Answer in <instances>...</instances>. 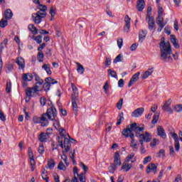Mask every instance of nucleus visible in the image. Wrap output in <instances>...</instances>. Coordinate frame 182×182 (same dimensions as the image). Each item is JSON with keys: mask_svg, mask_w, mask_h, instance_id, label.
I'll use <instances>...</instances> for the list:
<instances>
[{"mask_svg": "<svg viewBox=\"0 0 182 182\" xmlns=\"http://www.w3.org/2000/svg\"><path fill=\"white\" fill-rule=\"evenodd\" d=\"M171 105V100H168L165 102V104L163 106H161L162 109L169 113V114H171L173 113V109H171V107H170Z\"/></svg>", "mask_w": 182, "mask_h": 182, "instance_id": "obj_10", "label": "nucleus"}, {"mask_svg": "<svg viewBox=\"0 0 182 182\" xmlns=\"http://www.w3.org/2000/svg\"><path fill=\"white\" fill-rule=\"evenodd\" d=\"M71 86L73 92V94L71 95V98H79V91L77 90V87H76V85L73 83H71Z\"/></svg>", "mask_w": 182, "mask_h": 182, "instance_id": "obj_19", "label": "nucleus"}, {"mask_svg": "<svg viewBox=\"0 0 182 182\" xmlns=\"http://www.w3.org/2000/svg\"><path fill=\"white\" fill-rule=\"evenodd\" d=\"M122 107H123V98H121L117 103V107L118 110H121Z\"/></svg>", "mask_w": 182, "mask_h": 182, "instance_id": "obj_49", "label": "nucleus"}, {"mask_svg": "<svg viewBox=\"0 0 182 182\" xmlns=\"http://www.w3.org/2000/svg\"><path fill=\"white\" fill-rule=\"evenodd\" d=\"M32 92H33V87H28L26 90V95L28 97H31L32 96Z\"/></svg>", "mask_w": 182, "mask_h": 182, "instance_id": "obj_45", "label": "nucleus"}, {"mask_svg": "<svg viewBox=\"0 0 182 182\" xmlns=\"http://www.w3.org/2000/svg\"><path fill=\"white\" fill-rule=\"evenodd\" d=\"M53 126L56 130H59L60 129V123L58 119H53Z\"/></svg>", "mask_w": 182, "mask_h": 182, "instance_id": "obj_43", "label": "nucleus"}, {"mask_svg": "<svg viewBox=\"0 0 182 182\" xmlns=\"http://www.w3.org/2000/svg\"><path fill=\"white\" fill-rule=\"evenodd\" d=\"M33 4H36V5H38L37 8L39 9L38 12H42L41 13V15L46 17V11H48V7L45 5L41 4L40 0H33Z\"/></svg>", "mask_w": 182, "mask_h": 182, "instance_id": "obj_4", "label": "nucleus"}, {"mask_svg": "<svg viewBox=\"0 0 182 182\" xmlns=\"http://www.w3.org/2000/svg\"><path fill=\"white\" fill-rule=\"evenodd\" d=\"M123 59V54H119L114 60V63H117V62H122Z\"/></svg>", "mask_w": 182, "mask_h": 182, "instance_id": "obj_46", "label": "nucleus"}, {"mask_svg": "<svg viewBox=\"0 0 182 182\" xmlns=\"http://www.w3.org/2000/svg\"><path fill=\"white\" fill-rule=\"evenodd\" d=\"M130 133H132V127L129 124L127 127L126 129H123L122 134L124 136V137H126V139H127Z\"/></svg>", "mask_w": 182, "mask_h": 182, "instance_id": "obj_23", "label": "nucleus"}, {"mask_svg": "<svg viewBox=\"0 0 182 182\" xmlns=\"http://www.w3.org/2000/svg\"><path fill=\"white\" fill-rule=\"evenodd\" d=\"M161 49V59L164 62H172L173 58H171V46L168 41H162L159 44Z\"/></svg>", "mask_w": 182, "mask_h": 182, "instance_id": "obj_1", "label": "nucleus"}, {"mask_svg": "<svg viewBox=\"0 0 182 182\" xmlns=\"http://www.w3.org/2000/svg\"><path fill=\"white\" fill-rule=\"evenodd\" d=\"M46 114H48L49 120H53L55 117L58 116L56 114V108H55L53 106L47 109Z\"/></svg>", "mask_w": 182, "mask_h": 182, "instance_id": "obj_6", "label": "nucleus"}, {"mask_svg": "<svg viewBox=\"0 0 182 182\" xmlns=\"http://www.w3.org/2000/svg\"><path fill=\"white\" fill-rule=\"evenodd\" d=\"M33 123H35L36 124H38L39 123H41V117L35 116L33 117Z\"/></svg>", "mask_w": 182, "mask_h": 182, "instance_id": "obj_51", "label": "nucleus"}, {"mask_svg": "<svg viewBox=\"0 0 182 182\" xmlns=\"http://www.w3.org/2000/svg\"><path fill=\"white\" fill-rule=\"evenodd\" d=\"M12 86V84L11 83V81L7 82L6 83V92L7 93H11V87Z\"/></svg>", "mask_w": 182, "mask_h": 182, "instance_id": "obj_54", "label": "nucleus"}, {"mask_svg": "<svg viewBox=\"0 0 182 182\" xmlns=\"http://www.w3.org/2000/svg\"><path fill=\"white\" fill-rule=\"evenodd\" d=\"M12 16H14V14H12V11H11V9H7L4 12V18L5 19H11Z\"/></svg>", "mask_w": 182, "mask_h": 182, "instance_id": "obj_30", "label": "nucleus"}, {"mask_svg": "<svg viewBox=\"0 0 182 182\" xmlns=\"http://www.w3.org/2000/svg\"><path fill=\"white\" fill-rule=\"evenodd\" d=\"M43 87L46 92H49L50 90V84L46 82L43 84Z\"/></svg>", "mask_w": 182, "mask_h": 182, "instance_id": "obj_53", "label": "nucleus"}, {"mask_svg": "<svg viewBox=\"0 0 182 182\" xmlns=\"http://www.w3.org/2000/svg\"><path fill=\"white\" fill-rule=\"evenodd\" d=\"M160 116V114L159 113H155V114L154 115L153 119L151 121L152 124H156V123H157V122H159V117Z\"/></svg>", "mask_w": 182, "mask_h": 182, "instance_id": "obj_42", "label": "nucleus"}, {"mask_svg": "<svg viewBox=\"0 0 182 182\" xmlns=\"http://www.w3.org/2000/svg\"><path fill=\"white\" fill-rule=\"evenodd\" d=\"M34 77L35 80L36 81V85H39L40 86L43 85V80L41 79L38 75L35 74Z\"/></svg>", "mask_w": 182, "mask_h": 182, "instance_id": "obj_33", "label": "nucleus"}, {"mask_svg": "<svg viewBox=\"0 0 182 182\" xmlns=\"http://www.w3.org/2000/svg\"><path fill=\"white\" fill-rule=\"evenodd\" d=\"M130 147L132 148L133 151H137L139 150V146H137V141L135 139L131 140Z\"/></svg>", "mask_w": 182, "mask_h": 182, "instance_id": "obj_28", "label": "nucleus"}, {"mask_svg": "<svg viewBox=\"0 0 182 182\" xmlns=\"http://www.w3.org/2000/svg\"><path fill=\"white\" fill-rule=\"evenodd\" d=\"M80 166L82 168H83V170L85 171V174H86V173L89 170V168L87 167V166L85 165V164H83V162H80Z\"/></svg>", "mask_w": 182, "mask_h": 182, "instance_id": "obj_62", "label": "nucleus"}, {"mask_svg": "<svg viewBox=\"0 0 182 182\" xmlns=\"http://www.w3.org/2000/svg\"><path fill=\"white\" fill-rule=\"evenodd\" d=\"M58 170H63V171H66V166H65V164H63V161H60L58 166Z\"/></svg>", "mask_w": 182, "mask_h": 182, "instance_id": "obj_47", "label": "nucleus"}, {"mask_svg": "<svg viewBox=\"0 0 182 182\" xmlns=\"http://www.w3.org/2000/svg\"><path fill=\"white\" fill-rule=\"evenodd\" d=\"M105 65V66H110V65H112V58H106Z\"/></svg>", "mask_w": 182, "mask_h": 182, "instance_id": "obj_64", "label": "nucleus"}, {"mask_svg": "<svg viewBox=\"0 0 182 182\" xmlns=\"http://www.w3.org/2000/svg\"><path fill=\"white\" fill-rule=\"evenodd\" d=\"M130 17H129V16H125L124 18V22H125V25L124 26V32L125 33H129V31H130Z\"/></svg>", "mask_w": 182, "mask_h": 182, "instance_id": "obj_9", "label": "nucleus"}, {"mask_svg": "<svg viewBox=\"0 0 182 182\" xmlns=\"http://www.w3.org/2000/svg\"><path fill=\"white\" fill-rule=\"evenodd\" d=\"M164 156H166V151L164 149H161L158 153V157L163 158Z\"/></svg>", "mask_w": 182, "mask_h": 182, "instance_id": "obj_63", "label": "nucleus"}, {"mask_svg": "<svg viewBox=\"0 0 182 182\" xmlns=\"http://www.w3.org/2000/svg\"><path fill=\"white\" fill-rule=\"evenodd\" d=\"M22 79L24 82H31L33 79V75L31 73H26L23 75Z\"/></svg>", "mask_w": 182, "mask_h": 182, "instance_id": "obj_24", "label": "nucleus"}, {"mask_svg": "<svg viewBox=\"0 0 182 182\" xmlns=\"http://www.w3.org/2000/svg\"><path fill=\"white\" fill-rule=\"evenodd\" d=\"M63 139L64 141L65 140V143H69V139H66V137L65 136H58V143L60 144V146L61 147V149H63Z\"/></svg>", "mask_w": 182, "mask_h": 182, "instance_id": "obj_31", "label": "nucleus"}, {"mask_svg": "<svg viewBox=\"0 0 182 182\" xmlns=\"http://www.w3.org/2000/svg\"><path fill=\"white\" fill-rule=\"evenodd\" d=\"M43 18H46V16L41 15V11H37V13L32 14V19L34 23H36L37 25H39V23L42 22V19H43Z\"/></svg>", "mask_w": 182, "mask_h": 182, "instance_id": "obj_5", "label": "nucleus"}, {"mask_svg": "<svg viewBox=\"0 0 182 182\" xmlns=\"http://www.w3.org/2000/svg\"><path fill=\"white\" fill-rule=\"evenodd\" d=\"M50 14L51 15V18H55V15H56V9L53 6L50 7Z\"/></svg>", "mask_w": 182, "mask_h": 182, "instance_id": "obj_56", "label": "nucleus"}, {"mask_svg": "<svg viewBox=\"0 0 182 182\" xmlns=\"http://www.w3.org/2000/svg\"><path fill=\"white\" fill-rule=\"evenodd\" d=\"M174 110L178 113H180V112H182V105H176L174 107Z\"/></svg>", "mask_w": 182, "mask_h": 182, "instance_id": "obj_58", "label": "nucleus"}, {"mask_svg": "<svg viewBox=\"0 0 182 182\" xmlns=\"http://www.w3.org/2000/svg\"><path fill=\"white\" fill-rule=\"evenodd\" d=\"M77 72L80 73V75H83V73H85V68H83V65H82L79 63H77Z\"/></svg>", "mask_w": 182, "mask_h": 182, "instance_id": "obj_35", "label": "nucleus"}, {"mask_svg": "<svg viewBox=\"0 0 182 182\" xmlns=\"http://www.w3.org/2000/svg\"><path fill=\"white\" fill-rule=\"evenodd\" d=\"M70 158L71 159L73 164H76V161H75V150L70 152Z\"/></svg>", "mask_w": 182, "mask_h": 182, "instance_id": "obj_52", "label": "nucleus"}, {"mask_svg": "<svg viewBox=\"0 0 182 182\" xmlns=\"http://www.w3.org/2000/svg\"><path fill=\"white\" fill-rule=\"evenodd\" d=\"M48 139H49V134L43 132L39 135L38 140L41 141V143H45Z\"/></svg>", "mask_w": 182, "mask_h": 182, "instance_id": "obj_22", "label": "nucleus"}, {"mask_svg": "<svg viewBox=\"0 0 182 182\" xmlns=\"http://www.w3.org/2000/svg\"><path fill=\"white\" fill-rule=\"evenodd\" d=\"M33 39L38 45H41V43H42V36H37L36 37H33Z\"/></svg>", "mask_w": 182, "mask_h": 182, "instance_id": "obj_48", "label": "nucleus"}, {"mask_svg": "<svg viewBox=\"0 0 182 182\" xmlns=\"http://www.w3.org/2000/svg\"><path fill=\"white\" fill-rule=\"evenodd\" d=\"M139 139H143L144 141H146V143H150V141H151V135L150 133L146 132L144 134L139 135Z\"/></svg>", "mask_w": 182, "mask_h": 182, "instance_id": "obj_13", "label": "nucleus"}, {"mask_svg": "<svg viewBox=\"0 0 182 182\" xmlns=\"http://www.w3.org/2000/svg\"><path fill=\"white\" fill-rule=\"evenodd\" d=\"M30 164L31 166V171H35V168L36 167V163H35L34 157L30 158Z\"/></svg>", "mask_w": 182, "mask_h": 182, "instance_id": "obj_40", "label": "nucleus"}, {"mask_svg": "<svg viewBox=\"0 0 182 182\" xmlns=\"http://www.w3.org/2000/svg\"><path fill=\"white\" fill-rule=\"evenodd\" d=\"M79 180L81 182H86V176H85V173H80L79 175Z\"/></svg>", "mask_w": 182, "mask_h": 182, "instance_id": "obj_60", "label": "nucleus"}, {"mask_svg": "<svg viewBox=\"0 0 182 182\" xmlns=\"http://www.w3.org/2000/svg\"><path fill=\"white\" fill-rule=\"evenodd\" d=\"M38 153L40 154H43V153H45V148L43 147V144H40L38 147Z\"/></svg>", "mask_w": 182, "mask_h": 182, "instance_id": "obj_57", "label": "nucleus"}, {"mask_svg": "<svg viewBox=\"0 0 182 182\" xmlns=\"http://www.w3.org/2000/svg\"><path fill=\"white\" fill-rule=\"evenodd\" d=\"M0 120H1V122H5L6 120V117L5 116V114H4V112L1 109H0Z\"/></svg>", "mask_w": 182, "mask_h": 182, "instance_id": "obj_59", "label": "nucleus"}, {"mask_svg": "<svg viewBox=\"0 0 182 182\" xmlns=\"http://www.w3.org/2000/svg\"><path fill=\"white\" fill-rule=\"evenodd\" d=\"M163 7L159 6L158 8V16L156 18V23L159 26L157 31L161 32L163 28L166 26V23H164V18H163Z\"/></svg>", "mask_w": 182, "mask_h": 182, "instance_id": "obj_3", "label": "nucleus"}, {"mask_svg": "<svg viewBox=\"0 0 182 182\" xmlns=\"http://www.w3.org/2000/svg\"><path fill=\"white\" fill-rule=\"evenodd\" d=\"M28 29L30 31H31L33 35H38V28H36L35 25L33 24L28 25Z\"/></svg>", "mask_w": 182, "mask_h": 182, "instance_id": "obj_32", "label": "nucleus"}, {"mask_svg": "<svg viewBox=\"0 0 182 182\" xmlns=\"http://www.w3.org/2000/svg\"><path fill=\"white\" fill-rule=\"evenodd\" d=\"M108 75L111 76V77H114L115 79H117V73H116L114 70L112 69L107 70Z\"/></svg>", "mask_w": 182, "mask_h": 182, "instance_id": "obj_34", "label": "nucleus"}, {"mask_svg": "<svg viewBox=\"0 0 182 182\" xmlns=\"http://www.w3.org/2000/svg\"><path fill=\"white\" fill-rule=\"evenodd\" d=\"M59 133H60V136H61V137H66V130H65V129L63 128H60L59 129H58Z\"/></svg>", "mask_w": 182, "mask_h": 182, "instance_id": "obj_50", "label": "nucleus"}, {"mask_svg": "<svg viewBox=\"0 0 182 182\" xmlns=\"http://www.w3.org/2000/svg\"><path fill=\"white\" fill-rule=\"evenodd\" d=\"M139 76H140V72L135 73L130 79L129 82L128 84V87H131V86H133V85H134V83H136V82L139 80Z\"/></svg>", "mask_w": 182, "mask_h": 182, "instance_id": "obj_12", "label": "nucleus"}, {"mask_svg": "<svg viewBox=\"0 0 182 182\" xmlns=\"http://www.w3.org/2000/svg\"><path fill=\"white\" fill-rule=\"evenodd\" d=\"M154 72V68H149L148 70L145 71V73L143 74L142 79H147L149 76H151Z\"/></svg>", "mask_w": 182, "mask_h": 182, "instance_id": "obj_21", "label": "nucleus"}, {"mask_svg": "<svg viewBox=\"0 0 182 182\" xmlns=\"http://www.w3.org/2000/svg\"><path fill=\"white\" fill-rule=\"evenodd\" d=\"M72 105H73V110L77 113V103H79V98H71Z\"/></svg>", "mask_w": 182, "mask_h": 182, "instance_id": "obj_20", "label": "nucleus"}, {"mask_svg": "<svg viewBox=\"0 0 182 182\" xmlns=\"http://www.w3.org/2000/svg\"><path fill=\"white\" fill-rule=\"evenodd\" d=\"M151 171L154 172V174H156V173H157V165L153 163L149 164L147 166V174H149Z\"/></svg>", "mask_w": 182, "mask_h": 182, "instance_id": "obj_15", "label": "nucleus"}, {"mask_svg": "<svg viewBox=\"0 0 182 182\" xmlns=\"http://www.w3.org/2000/svg\"><path fill=\"white\" fill-rule=\"evenodd\" d=\"M146 36H147V31L142 30L139 33V38L141 43H143V41L146 39Z\"/></svg>", "mask_w": 182, "mask_h": 182, "instance_id": "obj_26", "label": "nucleus"}, {"mask_svg": "<svg viewBox=\"0 0 182 182\" xmlns=\"http://www.w3.org/2000/svg\"><path fill=\"white\" fill-rule=\"evenodd\" d=\"M158 132V136H160L162 139H166L167 137V135L166 134V131L164 130V128H163L161 126L158 127L157 128Z\"/></svg>", "mask_w": 182, "mask_h": 182, "instance_id": "obj_18", "label": "nucleus"}, {"mask_svg": "<svg viewBox=\"0 0 182 182\" xmlns=\"http://www.w3.org/2000/svg\"><path fill=\"white\" fill-rule=\"evenodd\" d=\"M43 69L47 72L48 75H52V71L50 70V65L49 64H44L43 65Z\"/></svg>", "mask_w": 182, "mask_h": 182, "instance_id": "obj_37", "label": "nucleus"}, {"mask_svg": "<svg viewBox=\"0 0 182 182\" xmlns=\"http://www.w3.org/2000/svg\"><path fill=\"white\" fill-rule=\"evenodd\" d=\"M132 167H133V164H129V162H127V161H125L122 164V169L125 170V171L127 172L129 171V170H130V168H132Z\"/></svg>", "mask_w": 182, "mask_h": 182, "instance_id": "obj_25", "label": "nucleus"}, {"mask_svg": "<svg viewBox=\"0 0 182 182\" xmlns=\"http://www.w3.org/2000/svg\"><path fill=\"white\" fill-rule=\"evenodd\" d=\"M130 126L132 132H135L136 134H140V132L144 130V125L140 127L135 122L130 124Z\"/></svg>", "mask_w": 182, "mask_h": 182, "instance_id": "obj_7", "label": "nucleus"}, {"mask_svg": "<svg viewBox=\"0 0 182 182\" xmlns=\"http://www.w3.org/2000/svg\"><path fill=\"white\" fill-rule=\"evenodd\" d=\"M56 165V163L55 162V160L53 159H50V160L48 161V168L50 170H53L55 168V166Z\"/></svg>", "mask_w": 182, "mask_h": 182, "instance_id": "obj_29", "label": "nucleus"}, {"mask_svg": "<svg viewBox=\"0 0 182 182\" xmlns=\"http://www.w3.org/2000/svg\"><path fill=\"white\" fill-rule=\"evenodd\" d=\"M16 63L18 65V69L23 70L25 69V60L22 57H18Z\"/></svg>", "mask_w": 182, "mask_h": 182, "instance_id": "obj_14", "label": "nucleus"}, {"mask_svg": "<svg viewBox=\"0 0 182 182\" xmlns=\"http://www.w3.org/2000/svg\"><path fill=\"white\" fill-rule=\"evenodd\" d=\"M146 6V3L144 2V0H138L136 4V9H138L139 12H141L144 7Z\"/></svg>", "mask_w": 182, "mask_h": 182, "instance_id": "obj_17", "label": "nucleus"}, {"mask_svg": "<svg viewBox=\"0 0 182 182\" xmlns=\"http://www.w3.org/2000/svg\"><path fill=\"white\" fill-rule=\"evenodd\" d=\"M171 43H173L176 49H178L180 48V45H178V42H177V38H176V36L174 35L171 36Z\"/></svg>", "mask_w": 182, "mask_h": 182, "instance_id": "obj_27", "label": "nucleus"}, {"mask_svg": "<svg viewBox=\"0 0 182 182\" xmlns=\"http://www.w3.org/2000/svg\"><path fill=\"white\" fill-rule=\"evenodd\" d=\"M144 113V107H139L132 112V117H140Z\"/></svg>", "mask_w": 182, "mask_h": 182, "instance_id": "obj_11", "label": "nucleus"}, {"mask_svg": "<svg viewBox=\"0 0 182 182\" xmlns=\"http://www.w3.org/2000/svg\"><path fill=\"white\" fill-rule=\"evenodd\" d=\"M109 87H110V85H109V81H106L103 86V90H104L105 95L109 94Z\"/></svg>", "mask_w": 182, "mask_h": 182, "instance_id": "obj_39", "label": "nucleus"}, {"mask_svg": "<svg viewBox=\"0 0 182 182\" xmlns=\"http://www.w3.org/2000/svg\"><path fill=\"white\" fill-rule=\"evenodd\" d=\"M41 177L43 180H45L46 182H49V177L48 176V171H46V169H44L42 172Z\"/></svg>", "mask_w": 182, "mask_h": 182, "instance_id": "obj_36", "label": "nucleus"}, {"mask_svg": "<svg viewBox=\"0 0 182 182\" xmlns=\"http://www.w3.org/2000/svg\"><path fill=\"white\" fill-rule=\"evenodd\" d=\"M148 28L149 31H156V21L154 16L148 18Z\"/></svg>", "mask_w": 182, "mask_h": 182, "instance_id": "obj_8", "label": "nucleus"}, {"mask_svg": "<svg viewBox=\"0 0 182 182\" xmlns=\"http://www.w3.org/2000/svg\"><path fill=\"white\" fill-rule=\"evenodd\" d=\"M46 82L48 83V85H55V83H58V81L55 80L52 77L46 78Z\"/></svg>", "mask_w": 182, "mask_h": 182, "instance_id": "obj_41", "label": "nucleus"}, {"mask_svg": "<svg viewBox=\"0 0 182 182\" xmlns=\"http://www.w3.org/2000/svg\"><path fill=\"white\" fill-rule=\"evenodd\" d=\"M118 166H122V159H120V154L119 151H116L114 154V164H111L109 167V173H114Z\"/></svg>", "mask_w": 182, "mask_h": 182, "instance_id": "obj_2", "label": "nucleus"}, {"mask_svg": "<svg viewBox=\"0 0 182 182\" xmlns=\"http://www.w3.org/2000/svg\"><path fill=\"white\" fill-rule=\"evenodd\" d=\"M43 52V51H39L37 58L38 59V62H43V58H44Z\"/></svg>", "mask_w": 182, "mask_h": 182, "instance_id": "obj_44", "label": "nucleus"}, {"mask_svg": "<svg viewBox=\"0 0 182 182\" xmlns=\"http://www.w3.org/2000/svg\"><path fill=\"white\" fill-rule=\"evenodd\" d=\"M41 122V126L43 127H45L47 124H49V122H48V119H49V117L48 116L47 113H44L41 115V117H40Z\"/></svg>", "mask_w": 182, "mask_h": 182, "instance_id": "obj_16", "label": "nucleus"}, {"mask_svg": "<svg viewBox=\"0 0 182 182\" xmlns=\"http://www.w3.org/2000/svg\"><path fill=\"white\" fill-rule=\"evenodd\" d=\"M169 154L171 157H174L175 156L174 147H173L172 146H169Z\"/></svg>", "mask_w": 182, "mask_h": 182, "instance_id": "obj_61", "label": "nucleus"}, {"mask_svg": "<svg viewBox=\"0 0 182 182\" xmlns=\"http://www.w3.org/2000/svg\"><path fill=\"white\" fill-rule=\"evenodd\" d=\"M6 26H8V19L3 18L0 21V27L1 28H5Z\"/></svg>", "mask_w": 182, "mask_h": 182, "instance_id": "obj_38", "label": "nucleus"}, {"mask_svg": "<svg viewBox=\"0 0 182 182\" xmlns=\"http://www.w3.org/2000/svg\"><path fill=\"white\" fill-rule=\"evenodd\" d=\"M61 159L65 161L66 166H69V163H68V156L65 154V151H63V156H61Z\"/></svg>", "mask_w": 182, "mask_h": 182, "instance_id": "obj_55", "label": "nucleus"}]
</instances>
